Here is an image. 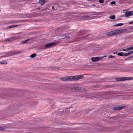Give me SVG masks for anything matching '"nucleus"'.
Returning <instances> with one entry per match:
<instances>
[{
	"mask_svg": "<svg viewBox=\"0 0 133 133\" xmlns=\"http://www.w3.org/2000/svg\"><path fill=\"white\" fill-rule=\"evenodd\" d=\"M115 57L114 56L109 55L108 56V58H113Z\"/></svg>",
	"mask_w": 133,
	"mask_h": 133,
	"instance_id": "5701e85b",
	"label": "nucleus"
},
{
	"mask_svg": "<svg viewBox=\"0 0 133 133\" xmlns=\"http://www.w3.org/2000/svg\"><path fill=\"white\" fill-rule=\"evenodd\" d=\"M106 35L107 36H112V31H111L110 32L107 33L106 34Z\"/></svg>",
	"mask_w": 133,
	"mask_h": 133,
	"instance_id": "ddd939ff",
	"label": "nucleus"
},
{
	"mask_svg": "<svg viewBox=\"0 0 133 133\" xmlns=\"http://www.w3.org/2000/svg\"><path fill=\"white\" fill-rule=\"evenodd\" d=\"M17 25H11L9 26L8 27H7L6 29H10L11 28L16 27L17 26Z\"/></svg>",
	"mask_w": 133,
	"mask_h": 133,
	"instance_id": "9b49d317",
	"label": "nucleus"
},
{
	"mask_svg": "<svg viewBox=\"0 0 133 133\" xmlns=\"http://www.w3.org/2000/svg\"><path fill=\"white\" fill-rule=\"evenodd\" d=\"M10 40V39L9 38H7L6 39V40H5V41H9Z\"/></svg>",
	"mask_w": 133,
	"mask_h": 133,
	"instance_id": "bb28decb",
	"label": "nucleus"
},
{
	"mask_svg": "<svg viewBox=\"0 0 133 133\" xmlns=\"http://www.w3.org/2000/svg\"><path fill=\"white\" fill-rule=\"evenodd\" d=\"M123 24V23H118L117 24H115L114 25H113V26H121Z\"/></svg>",
	"mask_w": 133,
	"mask_h": 133,
	"instance_id": "4468645a",
	"label": "nucleus"
},
{
	"mask_svg": "<svg viewBox=\"0 0 133 133\" xmlns=\"http://www.w3.org/2000/svg\"><path fill=\"white\" fill-rule=\"evenodd\" d=\"M74 89L75 90H79L81 89V87H76L74 88Z\"/></svg>",
	"mask_w": 133,
	"mask_h": 133,
	"instance_id": "4be33fe9",
	"label": "nucleus"
},
{
	"mask_svg": "<svg viewBox=\"0 0 133 133\" xmlns=\"http://www.w3.org/2000/svg\"><path fill=\"white\" fill-rule=\"evenodd\" d=\"M118 55L121 56H124V54L122 52H119L118 53Z\"/></svg>",
	"mask_w": 133,
	"mask_h": 133,
	"instance_id": "6ab92c4d",
	"label": "nucleus"
},
{
	"mask_svg": "<svg viewBox=\"0 0 133 133\" xmlns=\"http://www.w3.org/2000/svg\"><path fill=\"white\" fill-rule=\"evenodd\" d=\"M129 24H131V23H133V21L130 22H129Z\"/></svg>",
	"mask_w": 133,
	"mask_h": 133,
	"instance_id": "7c9ffc66",
	"label": "nucleus"
},
{
	"mask_svg": "<svg viewBox=\"0 0 133 133\" xmlns=\"http://www.w3.org/2000/svg\"><path fill=\"white\" fill-rule=\"evenodd\" d=\"M21 51H20V52H20V53H21Z\"/></svg>",
	"mask_w": 133,
	"mask_h": 133,
	"instance_id": "a19ab883",
	"label": "nucleus"
},
{
	"mask_svg": "<svg viewBox=\"0 0 133 133\" xmlns=\"http://www.w3.org/2000/svg\"><path fill=\"white\" fill-rule=\"evenodd\" d=\"M127 30V29H123L112 31V35L114 36L117 35L119 34L123 33L125 32V31Z\"/></svg>",
	"mask_w": 133,
	"mask_h": 133,
	"instance_id": "f257e3e1",
	"label": "nucleus"
},
{
	"mask_svg": "<svg viewBox=\"0 0 133 133\" xmlns=\"http://www.w3.org/2000/svg\"><path fill=\"white\" fill-rule=\"evenodd\" d=\"M133 78L130 77H125L123 78H116V80L118 81H125L126 80H130L132 79Z\"/></svg>",
	"mask_w": 133,
	"mask_h": 133,
	"instance_id": "f03ea898",
	"label": "nucleus"
},
{
	"mask_svg": "<svg viewBox=\"0 0 133 133\" xmlns=\"http://www.w3.org/2000/svg\"><path fill=\"white\" fill-rule=\"evenodd\" d=\"M132 53L133 54V51H132Z\"/></svg>",
	"mask_w": 133,
	"mask_h": 133,
	"instance_id": "4c0bfd02",
	"label": "nucleus"
},
{
	"mask_svg": "<svg viewBox=\"0 0 133 133\" xmlns=\"http://www.w3.org/2000/svg\"><path fill=\"white\" fill-rule=\"evenodd\" d=\"M1 128H2L1 127H0V130H1Z\"/></svg>",
	"mask_w": 133,
	"mask_h": 133,
	"instance_id": "e433bc0d",
	"label": "nucleus"
},
{
	"mask_svg": "<svg viewBox=\"0 0 133 133\" xmlns=\"http://www.w3.org/2000/svg\"><path fill=\"white\" fill-rule=\"evenodd\" d=\"M117 53V52H113V54H116Z\"/></svg>",
	"mask_w": 133,
	"mask_h": 133,
	"instance_id": "72a5a7b5",
	"label": "nucleus"
},
{
	"mask_svg": "<svg viewBox=\"0 0 133 133\" xmlns=\"http://www.w3.org/2000/svg\"><path fill=\"white\" fill-rule=\"evenodd\" d=\"M105 56H104V57H105Z\"/></svg>",
	"mask_w": 133,
	"mask_h": 133,
	"instance_id": "37998d69",
	"label": "nucleus"
},
{
	"mask_svg": "<svg viewBox=\"0 0 133 133\" xmlns=\"http://www.w3.org/2000/svg\"><path fill=\"white\" fill-rule=\"evenodd\" d=\"M65 37L66 39H68L70 38V37L69 36H65Z\"/></svg>",
	"mask_w": 133,
	"mask_h": 133,
	"instance_id": "cd10ccee",
	"label": "nucleus"
},
{
	"mask_svg": "<svg viewBox=\"0 0 133 133\" xmlns=\"http://www.w3.org/2000/svg\"><path fill=\"white\" fill-rule=\"evenodd\" d=\"M78 80L80 79H82L83 78V76L79 75L77 76Z\"/></svg>",
	"mask_w": 133,
	"mask_h": 133,
	"instance_id": "dca6fc26",
	"label": "nucleus"
},
{
	"mask_svg": "<svg viewBox=\"0 0 133 133\" xmlns=\"http://www.w3.org/2000/svg\"><path fill=\"white\" fill-rule=\"evenodd\" d=\"M116 3V2L115 1H114L111 2L110 3L112 5V4H115Z\"/></svg>",
	"mask_w": 133,
	"mask_h": 133,
	"instance_id": "b1692460",
	"label": "nucleus"
},
{
	"mask_svg": "<svg viewBox=\"0 0 133 133\" xmlns=\"http://www.w3.org/2000/svg\"><path fill=\"white\" fill-rule=\"evenodd\" d=\"M133 57V56H130V57H129V58H131Z\"/></svg>",
	"mask_w": 133,
	"mask_h": 133,
	"instance_id": "c756f323",
	"label": "nucleus"
},
{
	"mask_svg": "<svg viewBox=\"0 0 133 133\" xmlns=\"http://www.w3.org/2000/svg\"><path fill=\"white\" fill-rule=\"evenodd\" d=\"M19 53L15 54L13 52H10L6 53V55L5 56L1 57H5L11 56L15 54H19Z\"/></svg>",
	"mask_w": 133,
	"mask_h": 133,
	"instance_id": "20e7f679",
	"label": "nucleus"
},
{
	"mask_svg": "<svg viewBox=\"0 0 133 133\" xmlns=\"http://www.w3.org/2000/svg\"><path fill=\"white\" fill-rule=\"evenodd\" d=\"M94 5H95V4H93Z\"/></svg>",
	"mask_w": 133,
	"mask_h": 133,
	"instance_id": "79ce46f5",
	"label": "nucleus"
},
{
	"mask_svg": "<svg viewBox=\"0 0 133 133\" xmlns=\"http://www.w3.org/2000/svg\"><path fill=\"white\" fill-rule=\"evenodd\" d=\"M55 44V43H50L46 44L45 45V47L46 48H49Z\"/></svg>",
	"mask_w": 133,
	"mask_h": 133,
	"instance_id": "0eeeda50",
	"label": "nucleus"
},
{
	"mask_svg": "<svg viewBox=\"0 0 133 133\" xmlns=\"http://www.w3.org/2000/svg\"><path fill=\"white\" fill-rule=\"evenodd\" d=\"M127 59H126V60H127Z\"/></svg>",
	"mask_w": 133,
	"mask_h": 133,
	"instance_id": "c03bdc74",
	"label": "nucleus"
},
{
	"mask_svg": "<svg viewBox=\"0 0 133 133\" xmlns=\"http://www.w3.org/2000/svg\"><path fill=\"white\" fill-rule=\"evenodd\" d=\"M100 13H103V12H101Z\"/></svg>",
	"mask_w": 133,
	"mask_h": 133,
	"instance_id": "ea45409f",
	"label": "nucleus"
},
{
	"mask_svg": "<svg viewBox=\"0 0 133 133\" xmlns=\"http://www.w3.org/2000/svg\"><path fill=\"white\" fill-rule=\"evenodd\" d=\"M36 55L35 54H32V55H31L30 56V57L32 58H34Z\"/></svg>",
	"mask_w": 133,
	"mask_h": 133,
	"instance_id": "a211bd4d",
	"label": "nucleus"
},
{
	"mask_svg": "<svg viewBox=\"0 0 133 133\" xmlns=\"http://www.w3.org/2000/svg\"><path fill=\"white\" fill-rule=\"evenodd\" d=\"M126 50H127L126 51H128L130 50V48L129 47V48H127Z\"/></svg>",
	"mask_w": 133,
	"mask_h": 133,
	"instance_id": "a878e982",
	"label": "nucleus"
},
{
	"mask_svg": "<svg viewBox=\"0 0 133 133\" xmlns=\"http://www.w3.org/2000/svg\"><path fill=\"white\" fill-rule=\"evenodd\" d=\"M29 40V39H28L23 41L21 42L20 43L21 44H23L26 43Z\"/></svg>",
	"mask_w": 133,
	"mask_h": 133,
	"instance_id": "f8f14e48",
	"label": "nucleus"
},
{
	"mask_svg": "<svg viewBox=\"0 0 133 133\" xmlns=\"http://www.w3.org/2000/svg\"><path fill=\"white\" fill-rule=\"evenodd\" d=\"M115 18V16L114 15H113L112 16H110L109 17V18L111 19H114Z\"/></svg>",
	"mask_w": 133,
	"mask_h": 133,
	"instance_id": "aec40b11",
	"label": "nucleus"
},
{
	"mask_svg": "<svg viewBox=\"0 0 133 133\" xmlns=\"http://www.w3.org/2000/svg\"><path fill=\"white\" fill-rule=\"evenodd\" d=\"M52 9H54V7H52Z\"/></svg>",
	"mask_w": 133,
	"mask_h": 133,
	"instance_id": "c9c22d12",
	"label": "nucleus"
},
{
	"mask_svg": "<svg viewBox=\"0 0 133 133\" xmlns=\"http://www.w3.org/2000/svg\"><path fill=\"white\" fill-rule=\"evenodd\" d=\"M20 37L19 36H16L14 37L13 40H17L20 38Z\"/></svg>",
	"mask_w": 133,
	"mask_h": 133,
	"instance_id": "412c9836",
	"label": "nucleus"
},
{
	"mask_svg": "<svg viewBox=\"0 0 133 133\" xmlns=\"http://www.w3.org/2000/svg\"><path fill=\"white\" fill-rule=\"evenodd\" d=\"M104 0H99V2L101 3H103L104 2Z\"/></svg>",
	"mask_w": 133,
	"mask_h": 133,
	"instance_id": "393cba45",
	"label": "nucleus"
},
{
	"mask_svg": "<svg viewBox=\"0 0 133 133\" xmlns=\"http://www.w3.org/2000/svg\"><path fill=\"white\" fill-rule=\"evenodd\" d=\"M132 54V51H129L127 53L124 54V56H127L131 55Z\"/></svg>",
	"mask_w": 133,
	"mask_h": 133,
	"instance_id": "9d476101",
	"label": "nucleus"
},
{
	"mask_svg": "<svg viewBox=\"0 0 133 133\" xmlns=\"http://www.w3.org/2000/svg\"><path fill=\"white\" fill-rule=\"evenodd\" d=\"M84 17L85 18H88L89 16H86Z\"/></svg>",
	"mask_w": 133,
	"mask_h": 133,
	"instance_id": "473e14b6",
	"label": "nucleus"
},
{
	"mask_svg": "<svg viewBox=\"0 0 133 133\" xmlns=\"http://www.w3.org/2000/svg\"><path fill=\"white\" fill-rule=\"evenodd\" d=\"M69 78V76H67L61 78L60 79L62 81H70V79Z\"/></svg>",
	"mask_w": 133,
	"mask_h": 133,
	"instance_id": "6e6552de",
	"label": "nucleus"
},
{
	"mask_svg": "<svg viewBox=\"0 0 133 133\" xmlns=\"http://www.w3.org/2000/svg\"><path fill=\"white\" fill-rule=\"evenodd\" d=\"M126 49H123L122 50L123 51H126Z\"/></svg>",
	"mask_w": 133,
	"mask_h": 133,
	"instance_id": "2f4dec72",
	"label": "nucleus"
},
{
	"mask_svg": "<svg viewBox=\"0 0 133 133\" xmlns=\"http://www.w3.org/2000/svg\"><path fill=\"white\" fill-rule=\"evenodd\" d=\"M70 81H76L78 80L77 76H69Z\"/></svg>",
	"mask_w": 133,
	"mask_h": 133,
	"instance_id": "423d86ee",
	"label": "nucleus"
},
{
	"mask_svg": "<svg viewBox=\"0 0 133 133\" xmlns=\"http://www.w3.org/2000/svg\"><path fill=\"white\" fill-rule=\"evenodd\" d=\"M0 64H6L7 63V62L5 61H2L0 62Z\"/></svg>",
	"mask_w": 133,
	"mask_h": 133,
	"instance_id": "f3484780",
	"label": "nucleus"
},
{
	"mask_svg": "<svg viewBox=\"0 0 133 133\" xmlns=\"http://www.w3.org/2000/svg\"><path fill=\"white\" fill-rule=\"evenodd\" d=\"M102 58L98 57H92L91 58V59L92 62H96L99 61Z\"/></svg>",
	"mask_w": 133,
	"mask_h": 133,
	"instance_id": "39448f33",
	"label": "nucleus"
},
{
	"mask_svg": "<svg viewBox=\"0 0 133 133\" xmlns=\"http://www.w3.org/2000/svg\"><path fill=\"white\" fill-rule=\"evenodd\" d=\"M124 107L123 106L115 107L114 108V109L115 110H119L122 109Z\"/></svg>",
	"mask_w": 133,
	"mask_h": 133,
	"instance_id": "1a4fd4ad",
	"label": "nucleus"
},
{
	"mask_svg": "<svg viewBox=\"0 0 133 133\" xmlns=\"http://www.w3.org/2000/svg\"><path fill=\"white\" fill-rule=\"evenodd\" d=\"M121 19V18H119L117 20H120Z\"/></svg>",
	"mask_w": 133,
	"mask_h": 133,
	"instance_id": "f704fd0d",
	"label": "nucleus"
},
{
	"mask_svg": "<svg viewBox=\"0 0 133 133\" xmlns=\"http://www.w3.org/2000/svg\"><path fill=\"white\" fill-rule=\"evenodd\" d=\"M125 14L124 16H122V17L124 16L126 17L130 16L133 14V11H127L125 12Z\"/></svg>",
	"mask_w": 133,
	"mask_h": 133,
	"instance_id": "7ed1b4c3",
	"label": "nucleus"
},
{
	"mask_svg": "<svg viewBox=\"0 0 133 133\" xmlns=\"http://www.w3.org/2000/svg\"><path fill=\"white\" fill-rule=\"evenodd\" d=\"M45 0H40L39 1V2L41 4H42V5H43V4L45 3Z\"/></svg>",
	"mask_w": 133,
	"mask_h": 133,
	"instance_id": "2eb2a0df",
	"label": "nucleus"
},
{
	"mask_svg": "<svg viewBox=\"0 0 133 133\" xmlns=\"http://www.w3.org/2000/svg\"><path fill=\"white\" fill-rule=\"evenodd\" d=\"M130 50H133V46L130 47Z\"/></svg>",
	"mask_w": 133,
	"mask_h": 133,
	"instance_id": "c85d7f7f",
	"label": "nucleus"
},
{
	"mask_svg": "<svg viewBox=\"0 0 133 133\" xmlns=\"http://www.w3.org/2000/svg\"><path fill=\"white\" fill-rule=\"evenodd\" d=\"M130 58H129V57H128L127 58V59H129Z\"/></svg>",
	"mask_w": 133,
	"mask_h": 133,
	"instance_id": "58836bf2",
	"label": "nucleus"
}]
</instances>
